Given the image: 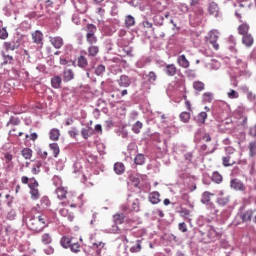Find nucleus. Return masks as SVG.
Returning a JSON list of instances; mask_svg holds the SVG:
<instances>
[{
	"mask_svg": "<svg viewBox=\"0 0 256 256\" xmlns=\"http://www.w3.org/2000/svg\"><path fill=\"white\" fill-rule=\"evenodd\" d=\"M49 225V217L45 214H40L36 217L31 218L27 222V227L30 231H34L35 233H41L45 227Z\"/></svg>",
	"mask_w": 256,
	"mask_h": 256,
	"instance_id": "1",
	"label": "nucleus"
},
{
	"mask_svg": "<svg viewBox=\"0 0 256 256\" xmlns=\"http://www.w3.org/2000/svg\"><path fill=\"white\" fill-rule=\"evenodd\" d=\"M19 123H21V120L18 117L12 116L7 123V127L10 125H19Z\"/></svg>",
	"mask_w": 256,
	"mask_h": 256,
	"instance_id": "55",
	"label": "nucleus"
},
{
	"mask_svg": "<svg viewBox=\"0 0 256 256\" xmlns=\"http://www.w3.org/2000/svg\"><path fill=\"white\" fill-rule=\"evenodd\" d=\"M114 171L116 175H123V173H125V164L121 162H116L114 164Z\"/></svg>",
	"mask_w": 256,
	"mask_h": 256,
	"instance_id": "25",
	"label": "nucleus"
},
{
	"mask_svg": "<svg viewBox=\"0 0 256 256\" xmlns=\"http://www.w3.org/2000/svg\"><path fill=\"white\" fill-rule=\"evenodd\" d=\"M208 13L209 15H211L212 17H219L220 15V10H219V5L215 2H211L208 5Z\"/></svg>",
	"mask_w": 256,
	"mask_h": 256,
	"instance_id": "12",
	"label": "nucleus"
},
{
	"mask_svg": "<svg viewBox=\"0 0 256 256\" xmlns=\"http://www.w3.org/2000/svg\"><path fill=\"white\" fill-rule=\"evenodd\" d=\"M76 65L80 69H87V67L89 66V60H87V57L80 55L76 59Z\"/></svg>",
	"mask_w": 256,
	"mask_h": 256,
	"instance_id": "13",
	"label": "nucleus"
},
{
	"mask_svg": "<svg viewBox=\"0 0 256 256\" xmlns=\"http://www.w3.org/2000/svg\"><path fill=\"white\" fill-rule=\"evenodd\" d=\"M62 83H63V78H61V76H54L51 78V85L53 89H61Z\"/></svg>",
	"mask_w": 256,
	"mask_h": 256,
	"instance_id": "20",
	"label": "nucleus"
},
{
	"mask_svg": "<svg viewBox=\"0 0 256 256\" xmlns=\"http://www.w3.org/2000/svg\"><path fill=\"white\" fill-rule=\"evenodd\" d=\"M227 96L229 99H239V92L231 89L228 93Z\"/></svg>",
	"mask_w": 256,
	"mask_h": 256,
	"instance_id": "58",
	"label": "nucleus"
},
{
	"mask_svg": "<svg viewBox=\"0 0 256 256\" xmlns=\"http://www.w3.org/2000/svg\"><path fill=\"white\" fill-rule=\"evenodd\" d=\"M249 173L251 175V177H255L256 175V164L255 162H253L250 166V169H249Z\"/></svg>",
	"mask_w": 256,
	"mask_h": 256,
	"instance_id": "64",
	"label": "nucleus"
},
{
	"mask_svg": "<svg viewBox=\"0 0 256 256\" xmlns=\"http://www.w3.org/2000/svg\"><path fill=\"white\" fill-rule=\"evenodd\" d=\"M180 217H183V219H187L189 222H191V210L187 209V208H180Z\"/></svg>",
	"mask_w": 256,
	"mask_h": 256,
	"instance_id": "30",
	"label": "nucleus"
},
{
	"mask_svg": "<svg viewBox=\"0 0 256 256\" xmlns=\"http://www.w3.org/2000/svg\"><path fill=\"white\" fill-rule=\"evenodd\" d=\"M72 243H73V239L67 236H63L60 240V245H62L64 249H69Z\"/></svg>",
	"mask_w": 256,
	"mask_h": 256,
	"instance_id": "26",
	"label": "nucleus"
},
{
	"mask_svg": "<svg viewBox=\"0 0 256 256\" xmlns=\"http://www.w3.org/2000/svg\"><path fill=\"white\" fill-rule=\"evenodd\" d=\"M28 187L30 189V195L31 199L33 201H37L41 197V194L39 193V182L35 178H30V183L28 184Z\"/></svg>",
	"mask_w": 256,
	"mask_h": 256,
	"instance_id": "5",
	"label": "nucleus"
},
{
	"mask_svg": "<svg viewBox=\"0 0 256 256\" xmlns=\"http://www.w3.org/2000/svg\"><path fill=\"white\" fill-rule=\"evenodd\" d=\"M113 222L114 225L112 228H110V233H113L114 235H119L121 233V228H119L118 225H123L125 222V214L123 213H116L113 215Z\"/></svg>",
	"mask_w": 256,
	"mask_h": 256,
	"instance_id": "4",
	"label": "nucleus"
},
{
	"mask_svg": "<svg viewBox=\"0 0 256 256\" xmlns=\"http://www.w3.org/2000/svg\"><path fill=\"white\" fill-rule=\"evenodd\" d=\"M153 19H154L155 25H158L159 27H161V25H163V16L156 15V16H154Z\"/></svg>",
	"mask_w": 256,
	"mask_h": 256,
	"instance_id": "62",
	"label": "nucleus"
},
{
	"mask_svg": "<svg viewBox=\"0 0 256 256\" xmlns=\"http://www.w3.org/2000/svg\"><path fill=\"white\" fill-rule=\"evenodd\" d=\"M193 88L195 91H204L205 90V83L201 81H196L193 83Z\"/></svg>",
	"mask_w": 256,
	"mask_h": 256,
	"instance_id": "47",
	"label": "nucleus"
},
{
	"mask_svg": "<svg viewBox=\"0 0 256 256\" xmlns=\"http://www.w3.org/2000/svg\"><path fill=\"white\" fill-rule=\"evenodd\" d=\"M103 73H105V65L100 64L95 69V75H97L98 77H101Z\"/></svg>",
	"mask_w": 256,
	"mask_h": 256,
	"instance_id": "54",
	"label": "nucleus"
},
{
	"mask_svg": "<svg viewBox=\"0 0 256 256\" xmlns=\"http://www.w3.org/2000/svg\"><path fill=\"white\" fill-rule=\"evenodd\" d=\"M217 203L225 207L229 203V196H221L218 198Z\"/></svg>",
	"mask_w": 256,
	"mask_h": 256,
	"instance_id": "50",
	"label": "nucleus"
},
{
	"mask_svg": "<svg viewBox=\"0 0 256 256\" xmlns=\"http://www.w3.org/2000/svg\"><path fill=\"white\" fill-rule=\"evenodd\" d=\"M141 129H143V123L141 121H137L133 126H132V131L133 133H141Z\"/></svg>",
	"mask_w": 256,
	"mask_h": 256,
	"instance_id": "40",
	"label": "nucleus"
},
{
	"mask_svg": "<svg viewBox=\"0 0 256 256\" xmlns=\"http://www.w3.org/2000/svg\"><path fill=\"white\" fill-rule=\"evenodd\" d=\"M147 79H148V82L153 85V83H155V81H157V74L153 71H150L148 74H147Z\"/></svg>",
	"mask_w": 256,
	"mask_h": 256,
	"instance_id": "46",
	"label": "nucleus"
},
{
	"mask_svg": "<svg viewBox=\"0 0 256 256\" xmlns=\"http://www.w3.org/2000/svg\"><path fill=\"white\" fill-rule=\"evenodd\" d=\"M251 217H253V211H247L242 215V221H251Z\"/></svg>",
	"mask_w": 256,
	"mask_h": 256,
	"instance_id": "60",
	"label": "nucleus"
},
{
	"mask_svg": "<svg viewBox=\"0 0 256 256\" xmlns=\"http://www.w3.org/2000/svg\"><path fill=\"white\" fill-rule=\"evenodd\" d=\"M243 13H245V10L243 9V5L240 4V9L235 11V16L237 19H239L240 23L243 21Z\"/></svg>",
	"mask_w": 256,
	"mask_h": 256,
	"instance_id": "53",
	"label": "nucleus"
},
{
	"mask_svg": "<svg viewBox=\"0 0 256 256\" xmlns=\"http://www.w3.org/2000/svg\"><path fill=\"white\" fill-rule=\"evenodd\" d=\"M50 151L53 152V157L57 158L59 157V154L61 153V149L59 148V144L57 143H51L49 144Z\"/></svg>",
	"mask_w": 256,
	"mask_h": 256,
	"instance_id": "27",
	"label": "nucleus"
},
{
	"mask_svg": "<svg viewBox=\"0 0 256 256\" xmlns=\"http://www.w3.org/2000/svg\"><path fill=\"white\" fill-rule=\"evenodd\" d=\"M69 248L72 253H79V251H81V244H79V242L72 241V244H70Z\"/></svg>",
	"mask_w": 256,
	"mask_h": 256,
	"instance_id": "41",
	"label": "nucleus"
},
{
	"mask_svg": "<svg viewBox=\"0 0 256 256\" xmlns=\"http://www.w3.org/2000/svg\"><path fill=\"white\" fill-rule=\"evenodd\" d=\"M212 181L217 183V185L223 183V175H221L219 172H214L212 174Z\"/></svg>",
	"mask_w": 256,
	"mask_h": 256,
	"instance_id": "36",
	"label": "nucleus"
},
{
	"mask_svg": "<svg viewBox=\"0 0 256 256\" xmlns=\"http://www.w3.org/2000/svg\"><path fill=\"white\" fill-rule=\"evenodd\" d=\"M11 137H23V132H17V128H13L9 131Z\"/></svg>",
	"mask_w": 256,
	"mask_h": 256,
	"instance_id": "61",
	"label": "nucleus"
},
{
	"mask_svg": "<svg viewBox=\"0 0 256 256\" xmlns=\"http://www.w3.org/2000/svg\"><path fill=\"white\" fill-rule=\"evenodd\" d=\"M51 206V200L47 196H44L40 200V204H38V207H42V209H47V207Z\"/></svg>",
	"mask_w": 256,
	"mask_h": 256,
	"instance_id": "33",
	"label": "nucleus"
},
{
	"mask_svg": "<svg viewBox=\"0 0 256 256\" xmlns=\"http://www.w3.org/2000/svg\"><path fill=\"white\" fill-rule=\"evenodd\" d=\"M208 43H210V45H212L213 49H215V51H219V32L213 30L210 31L208 34V38H207Z\"/></svg>",
	"mask_w": 256,
	"mask_h": 256,
	"instance_id": "6",
	"label": "nucleus"
},
{
	"mask_svg": "<svg viewBox=\"0 0 256 256\" xmlns=\"http://www.w3.org/2000/svg\"><path fill=\"white\" fill-rule=\"evenodd\" d=\"M198 123L205 125V121H207V112H200L197 116Z\"/></svg>",
	"mask_w": 256,
	"mask_h": 256,
	"instance_id": "48",
	"label": "nucleus"
},
{
	"mask_svg": "<svg viewBox=\"0 0 256 256\" xmlns=\"http://www.w3.org/2000/svg\"><path fill=\"white\" fill-rule=\"evenodd\" d=\"M59 137H61V131L57 128H53L49 132V139L51 141H59Z\"/></svg>",
	"mask_w": 256,
	"mask_h": 256,
	"instance_id": "21",
	"label": "nucleus"
},
{
	"mask_svg": "<svg viewBox=\"0 0 256 256\" xmlns=\"http://www.w3.org/2000/svg\"><path fill=\"white\" fill-rule=\"evenodd\" d=\"M191 9L195 13V15H197V17H203L205 13L203 10V7L201 6H194V7H191Z\"/></svg>",
	"mask_w": 256,
	"mask_h": 256,
	"instance_id": "45",
	"label": "nucleus"
},
{
	"mask_svg": "<svg viewBox=\"0 0 256 256\" xmlns=\"http://www.w3.org/2000/svg\"><path fill=\"white\" fill-rule=\"evenodd\" d=\"M141 208V204L139 202V199H135L132 203H131V207L129 208V211H136L138 212L139 209Z\"/></svg>",
	"mask_w": 256,
	"mask_h": 256,
	"instance_id": "43",
	"label": "nucleus"
},
{
	"mask_svg": "<svg viewBox=\"0 0 256 256\" xmlns=\"http://www.w3.org/2000/svg\"><path fill=\"white\" fill-rule=\"evenodd\" d=\"M4 161L8 165V167H11L13 165V154L9 152L4 153Z\"/></svg>",
	"mask_w": 256,
	"mask_h": 256,
	"instance_id": "42",
	"label": "nucleus"
},
{
	"mask_svg": "<svg viewBox=\"0 0 256 256\" xmlns=\"http://www.w3.org/2000/svg\"><path fill=\"white\" fill-rule=\"evenodd\" d=\"M67 189L63 186H60L56 189V195L58 199H67Z\"/></svg>",
	"mask_w": 256,
	"mask_h": 256,
	"instance_id": "23",
	"label": "nucleus"
},
{
	"mask_svg": "<svg viewBox=\"0 0 256 256\" xmlns=\"http://www.w3.org/2000/svg\"><path fill=\"white\" fill-rule=\"evenodd\" d=\"M41 242L43 243V245H51V243H53V236L51 235V233L42 234Z\"/></svg>",
	"mask_w": 256,
	"mask_h": 256,
	"instance_id": "24",
	"label": "nucleus"
},
{
	"mask_svg": "<svg viewBox=\"0 0 256 256\" xmlns=\"http://www.w3.org/2000/svg\"><path fill=\"white\" fill-rule=\"evenodd\" d=\"M59 207H60L58 210L59 215L67 219V221L73 222V220L75 219V215L72 212H69V209L65 208V206L62 207L59 204Z\"/></svg>",
	"mask_w": 256,
	"mask_h": 256,
	"instance_id": "8",
	"label": "nucleus"
},
{
	"mask_svg": "<svg viewBox=\"0 0 256 256\" xmlns=\"http://www.w3.org/2000/svg\"><path fill=\"white\" fill-rule=\"evenodd\" d=\"M142 249L143 246H141V240H136V246L130 248V253H140Z\"/></svg>",
	"mask_w": 256,
	"mask_h": 256,
	"instance_id": "38",
	"label": "nucleus"
},
{
	"mask_svg": "<svg viewBox=\"0 0 256 256\" xmlns=\"http://www.w3.org/2000/svg\"><path fill=\"white\" fill-rule=\"evenodd\" d=\"M202 100H203V103H211V101H213V93L205 92L202 95Z\"/></svg>",
	"mask_w": 256,
	"mask_h": 256,
	"instance_id": "44",
	"label": "nucleus"
},
{
	"mask_svg": "<svg viewBox=\"0 0 256 256\" xmlns=\"http://www.w3.org/2000/svg\"><path fill=\"white\" fill-rule=\"evenodd\" d=\"M63 79L66 83L73 81V79H75V72L69 68H65L63 71Z\"/></svg>",
	"mask_w": 256,
	"mask_h": 256,
	"instance_id": "17",
	"label": "nucleus"
},
{
	"mask_svg": "<svg viewBox=\"0 0 256 256\" xmlns=\"http://www.w3.org/2000/svg\"><path fill=\"white\" fill-rule=\"evenodd\" d=\"M213 195L215 194L208 191L204 192L201 197V203H203V205H209V203H211V197H213Z\"/></svg>",
	"mask_w": 256,
	"mask_h": 256,
	"instance_id": "22",
	"label": "nucleus"
},
{
	"mask_svg": "<svg viewBox=\"0 0 256 256\" xmlns=\"http://www.w3.org/2000/svg\"><path fill=\"white\" fill-rule=\"evenodd\" d=\"M200 235H201V241L202 243H215V241H219V239H221V237L223 236V234H221V232L215 230V228L213 227H209L207 233L203 232V231H199Z\"/></svg>",
	"mask_w": 256,
	"mask_h": 256,
	"instance_id": "2",
	"label": "nucleus"
},
{
	"mask_svg": "<svg viewBox=\"0 0 256 256\" xmlns=\"http://www.w3.org/2000/svg\"><path fill=\"white\" fill-rule=\"evenodd\" d=\"M41 162H39V161H37V162H35L34 163V165H33V167H32V173H33V175H38V173H40L41 172V170H39V169H41Z\"/></svg>",
	"mask_w": 256,
	"mask_h": 256,
	"instance_id": "52",
	"label": "nucleus"
},
{
	"mask_svg": "<svg viewBox=\"0 0 256 256\" xmlns=\"http://www.w3.org/2000/svg\"><path fill=\"white\" fill-rule=\"evenodd\" d=\"M134 163L136 165H143V163H145V156L143 154H138L134 159Z\"/></svg>",
	"mask_w": 256,
	"mask_h": 256,
	"instance_id": "51",
	"label": "nucleus"
},
{
	"mask_svg": "<svg viewBox=\"0 0 256 256\" xmlns=\"http://www.w3.org/2000/svg\"><path fill=\"white\" fill-rule=\"evenodd\" d=\"M237 163V160L235 159V156H224L222 158V165L224 167H233Z\"/></svg>",
	"mask_w": 256,
	"mask_h": 256,
	"instance_id": "16",
	"label": "nucleus"
},
{
	"mask_svg": "<svg viewBox=\"0 0 256 256\" xmlns=\"http://www.w3.org/2000/svg\"><path fill=\"white\" fill-rule=\"evenodd\" d=\"M21 155L22 157H24V159H31V157H33V150H31V148H24L22 151H21Z\"/></svg>",
	"mask_w": 256,
	"mask_h": 256,
	"instance_id": "35",
	"label": "nucleus"
},
{
	"mask_svg": "<svg viewBox=\"0 0 256 256\" xmlns=\"http://www.w3.org/2000/svg\"><path fill=\"white\" fill-rule=\"evenodd\" d=\"M177 63L179 65V67H182L183 69H189V66L191 65L189 63V60H187V57H185L184 54L180 55L177 58Z\"/></svg>",
	"mask_w": 256,
	"mask_h": 256,
	"instance_id": "18",
	"label": "nucleus"
},
{
	"mask_svg": "<svg viewBox=\"0 0 256 256\" xmlns=\"http://www.w3.org/2000/svg\"><path fill=\"white\" fill-rule=\"evenodd\" d=\"M249 155H250V157H255V155H256V143L255 142H251L249 144Z\"/></svg>",
	"mask_w": 256,
	"mask_h": 256,
	"instance_id": "57",
	"label": "nucleus"
},
{
	"mask_svg": "<svg viewBox=\"0 0 256 256\" xmlns=\"http://www.w3.org/2000/svg\"><path fill=\"white\" fill-rule=\"evenodd\" d=\"M49 41L54 49H61L65 44L61 36H49Z\"/></svg>",
	"mask_w": 256,
	"mask_h": 256,
	"instance_id": "11",
	"label": "nucleus"
},
{
	"mask_svg": "<svg viewBox=\"0 0 256 256\" xmlns=\"http://www.w3.org/2000/svg\"><path fill=\"white\" fill-rule=\"evenodd\" d=\"M4 48L6 51H15V49H19V44H17L15 41L5 42Z\"/></svg>",
	"mask_w": 256,
	"mask_h": 256,
	"instance_id": "29",
	"label": "nucleus"
},
{
	"mask_svg": "<svg viewBox=\"0 0 256 256\" xmlns=\"http://www.w3.org/2000/svg\"><path fill=\"white\" fill-rule=\"evenodd\" d=\"M32 41L36 43V45H43V32L39 30L32 32Z\"/></svg>",
	"mask_w": 256,
	"mask_h": 256,
	"instance_id": "15",
	"label": "nucleus"
},
{
	"mask_svg": "<svg viewBox=\"0 0 256 256\" xmlns=\"http://www.w3.org/2000/svg\"><path fill=\"white\" fill-rule=\"evenodd\" d=\"M125 25L126 27L129 29L130 27L135 26V17L131 16V15H127L125 17Z\"/></svg>",
	"mask_w": 256,
	"mask_h": 256,
	"instance_id": "37",
	"label": "nucleus"
},
{
	"mask_svg": "<svg viewBox=\"0 0 256 256\" xmlns=\"http://www.w3.org/2000/svg\"><path fill=\"white\" fill-rule=\"evenodd\" d=\"M230 187L231 189H234V191H245L246 189L245 184L237 178L230 181Z\"/></svg>",
	"mask_w": 256,
	"mask_h": 256,
	"instance_id": "10",
	"label": "nucleus"
},
{
	"mask_svg": "<svg viewBox=\"0 0 256 256\" xmlns=\"http://www.w3.org/2000/svg\"><path fill=\"white\" fill-rule=\"evenodd\" d=\"M91 249H93L96 254L101 255V253L107 249V243L103 242V240H95V242L92 243Z\"/></svg>",
	"mask_w": 256,
	"mask_h": 256,
	"instance_id": "7",
	"label": "nucleus"
},
{
	"mask_svg": "<svg viewBox=\"0 0 256 256\" xmlns=\"http://www.w3.org/2000/svg\"><path fill=\"white\" fill-rule=\"evenodd\" d=\"M9 37V32H7V28H0V39L5 41Z\"/></svg>",
	"mask_w": 256,
	"mask_h": 256,
	"instance_id": "59",
	"label": "nucleus"
},
{
	"mask_svg": "<svg viewBox=\"0 0 256 256\" xmlns=\"http://www.w3.org/2000/svg\"><path fill=\"white\" fill-rule=\"evenodd\" d=\"M96 55H99V46L90 44L88 47V57H95Z\"/></svg>",
	"mask_w": 256,
	"mask_h": 256,
	"instance_id": "28",
	"label": "nucleus"
},
{
	"mask_svg": "<svg viewBox=\"0 0 256 256\" xmlns=\"http://www.w3.org/2000/svg\"><path fill=\"white\" fill-rule=\"evenodd\" d=\"M161 194H159V192L155 191V192H151L149 194V201L150 203H152V205H157V203H161Z\"/></svg>",
	"mask_w": 256,
	"mask_h": 256,
	"instance_id": "19",
	"label": "nucleus"
},
{
	"mask_svg": "<svg viewBox=\"0 0 256 256\" xmlns=\"http://www.w3.org/2000/svg\"><path fill=\"white\" fill-rule=\"evenodd\" d=\"M67 201L60 203V207H71V209H77L83 207V198L75 194H68Z\"/></svg>",
	"mask_w": 256,
	"mask_h": 256,
	"instance_id": "3",
	"label": "nucleus"
},
{
	"mask_svg": "<svg viewBox=\"0 0 256 256\" xmlns=\"http://www.w3.org/2000/svg\"><path fill=\"white\" fill-rule=\"evenodd\" d=\"M238 33L239 35H248L249 34V24L243 23L240 26H238Z\"/></svg>",
	"mask_w": 256,
	"mask_h": 256,
	"instance_id": "31",
	"label": "nucleus"
},
{
	"mask_svg": "<svg viewBox=\"0 0 256 256\" xmlns=\"http://www.w3.org/2000/svg\"><path fill=\"white\" fill-rule=\"evenodd\" d=\"M86 41L87 43H89V45H95L98 39H97V36H95V34H92V35L86 36Z\"/></svg>",
	"mask_w": 256,
	"mask_h": 256,
	"instance_id": "56",
	"label": "nucleus"
},
{
	"mask_svg": "<svg viewBox=\"0 0 256 256\" xmlns=\"http://www.w3.org/2000/svg\"><path fill=\"white\" fill-rule=\"evenodd\" d=\"M253 36L251 34H245L242 38V43L246 45V47H251L253 45Z\"/></svg>",
	"mask_w": 256,
	"mask_h": 256,
	"instance_id": "32",
	"label": "nucleus"
},
{
	"mask_svg": "<svg viewBox=\"0 0 256 256\" xmlns=\"http://www.w3.org/2000/svg\"><path fill=\"white\" fill-rule=\"evenodd\" d=\"M181 199H182V201H185V205H188V207H190V209H193V207H195V206L193 205V203H191V201L189 200V199H190V196H189L188 193H183V194L181 195Z\"/></svg>",
	"mask_w": 256,
	"mask_h": 256,
	"instance_id": "39",
	"label": "nucleus"
},
{
	"mask_svg": "<svg viewBox=\"0 0 256 256\" xmlns=\"http://www.w3.org/2000/svg\"><path fill=\"white\" fill-rule=\"evenodd\" d=\"M178 229L181 231V233H187V224L185 222L179 223Z\"/></svg>",
	"mask_w": 256,
	"mask_h": 256,
	"instance_id": "63",
	"label": "nucleus"
},
{
	"mask_svg": "<svg viewBox=\"0 0 256 256\" xmlns=\"http://www.w3.org/2000/svg\"><path fill=\"white\" fill-rule=\"evenodd\" d=\"M180 119H181V121H183V123H189V120L191 119V113L182 112L180 114Z\"/></svg>",
	"mask_w": 256,
	"mask_h": 256,
	"instance_id": "49",
	"label": "nucleus"
},
{
	"mask_svg": "<svg viewBox=\"0 0 256 256\" xmlns=\"http://www.w3.org/2000/svg\"><path fill=\"white\" fill-rule=\"evenodd\" d=\"M164 73L167 75V77H175L177 73H179V69L175 64H166L164 67Z\"/></svg>",
	"mask_w": 256,
	"mask_h": 256,
	"instance_id": "9",
	"label": "nucleus"
},
{
	"mask_svg": "<svg viewBox=\"0 0 256 256\" xmlns=\"http://www.w3.org/2000/svg\"><path fill=\"white\" fill-rule=\"evenodd\" d=\"M119 87L127 88L131 85V78L127 75H121L120 78L117 80Z\"/></svg>",
	"mask_w": 256,
	"mask_h": 256,
	"instance_id": "14",
	"label": "nucleus"
},
{
	"mask_svg": "<svg viewBox=\"0 0 256 256\" xmlns=\"http://www.w3.org/2000/svg\"><path fill=\"white\" fill-rule=\"evenodd\" d=\"M97 33V26L93 24H88L86 26V37H89V35H95Z\"/></svg>",
	"mask_w": 256,
	"mask_h": 256,
	"instance_id": "34",
	"label": "nucleus"
}]
</instances>
